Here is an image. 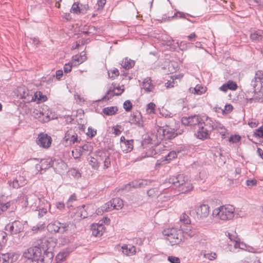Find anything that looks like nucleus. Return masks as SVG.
I'll return each mask as SVG.
<instances>
[{"label":"nucleus","mask_w":263,"mask_h":263,"mask_svg":"<svg viewBox=\"0 0 263 263\" xmlns=\"http://www.w3.org/2000/svg\"><path fill=\"white\" fill-rule=\"evenodd\" d=\"M52 166V159L48 158L41 160L40 163L36 165V168L45 170Z\"/></svg>","instance_id":"bb28decb"},{"label":"nucleus","mask_w":263,"mask_h":263,"mask_svg":"<svg viewBox=\"0 0 263 263\" xmlns=\"http://www.w3.org/2000/svg\"><path fill=\"white\" fill-rule=\"evenodd\" d=\"M118 108L116 106L105 107L103 109V112L107 116H112L116 114Z\"/></svg>","instance_id":"37998d69"},{"label":"nucleus","mask_w":263,"mask_h":263,"mask_svg":"<svg viewBox=\"0 0 263 263\" xmlns=\"http://www.w3.org/2000/svg\"><path fill=\"white\" fill-rule=\"evenodd\" d=\"M198 126L199 129L196 133L197 137L200 139L208 138L211 132L204 126L203 124H202V122L200 123Z\"/></svg>","instance_id":"a211bd4d"},{"label":"nucleus","mask_w":263,"mask_h":263,"mask_svg":"<svg viewBox=\"0 0 263 263\" xmlns=\"http://www.w3.org/2000/svg\"><path fill=\"white\" fill-rule=\"evenodd\" d=\"M206 87L200 85H197L194 88H190V91L194 94L201 95L206 91Z\"/></svg>","instance_id":"f704fd0d"},{"label":"nucleus","mask_w":263,"mask_h":263,"mask_svg":"<svg viewBox=\"0 0 263 263\" xmlns=\"http://www.w3.org/2000/svg\"><path fill=\"white\" fill-rule=\"evenodd\" d=\"M122 249L123 253L127 256L133 255L136 252V249L134 246L124 245L122 247Z\"/></svg>","instance_id":"72a5a7b5"},{"label":"nucleus","mask_w":263,"mask_h":263,"mask_svg":"<svg viewBox=\"0 0 263 263\" xmlns=\"http://www.w3.org/2000/svg\"><path fill=\"white\" fill-rule=\"evenodd\" d=\"M124 91V86H117L116 84H112L110 89L107 91L105 96L102 100H109L113 96H119L121 95Z\"/></svg>","instance_id":"1a4fd4ad"},{"label":"nucleus","mask_w":263,"mask_h":263,"mask_svg":"<svg viewBox=\"0 0 263 263\" xmlns=\"http://www.w3.org/2000/svg\"><path fill=\"white\" fill-rule=\"evenodd\" d=\"M155 148H154V146H152L150 149L146 152V155L147 157H154L155 155L157 154V151L158 150V147L160 146V145H154Z\"/></svg>","instance_id":"603ef678"},{"label":"nucleus","mask_w":263,"mask_h":263,"mask_svg":"<svg viewBox=\"0 0 263 263\" xmlns=\"http://www.w3.org/2000/svg\"><path fill=\"white\" fill-rule=\"evenodd\" d=\"M14 253H6L0 255V263H12L14 261Z\"/></svg>","instance_id":"a878e982"},{"label":"nucleus","mask_w":263,"mask_h":263,"mask_svg":"<svg viewBox=\"0 0 263 263\" xmlns=\"http://www.w3.org/2000/svg\"><path fill=\"white\" fill-rule=\"evenodd\" d=\"M240 140V137L238 135H234L229 138V141L232 143H236Z\"/></svg>","instance_id":"338daca9"},{"label":"nucleus","mask_w":263,"mask_h":263,"mask_svg":"<svg viewBox=\"0 0 263 263\" xmlns=\"http://www.w3.org/2000/svg\"><path fill=\"white\" fill-rule=\"evenodd\" d=\"M234 246L235 248H239L240 249L244 250H246V249H247V247H248L245 243L240 241V239L239 240V241L237 242L234 243Z\"/></svg>","instance_id":"052dcab7"},{"label":"nucleus","mask_w":263,"mask_h":263,"mask_svg":"<svg viewBox=\"0 0 263 263\" xmlns=\"http://www.w3.org/2000/svg\"><path fill=\"white\" fill-rule=\"evenodd\" d=\"M233 106L231 104H226L223 109V114H228L233 110Z\"/></svg>","instance_id":"e2e57ef3"},{"label":"nucleus","mask_w":263,"mask_h":263,"mask_svg":"<svg viewBox=\"0 0 263 263\" xmlns=\"http://www.w3.org/2000/svg\"><path fill=\"white\" fill-rule=\"evenodd\" d=\"M47 106L43 105L42 107L36 108L33 111V115L35 118H40L41 116H44L50 119V111L47 109Z\"/></svg>","instance_id":"dca6fc26"},{"label":"nucleus","mask_w":263,"mask_h":263,"mask_svg":"<svg viewBox=\"0 0 263 263\" xmlns=\"http://www.w3.org/2000/svg\"><path fill=\"white\" fill-rule=\"evenodd\" d=\"M183 231L184 233L191 237L196 236L198 232L197 229L191 227H187Z\"/></svg>","instance_id":"c03bdc74"},{"label":"nucleus","mask_w":263,"mask_h":263,"mask_svg":"<svg viewBox=\"0 0 263 263\" xmlns=\"http://www.w3.org/2000/svg\"><path fill=\"white\" fill-rule=\"evenodd\" d=\"M7 241V234L3 231H0V247H3Z\"/></svg>","instance_id":"3c124183"},{"label":"nucleus","mask_w":263,"mask_h":263,"mask_svg":"<svg viewBox=\"0 0 263 263\" xmlns=\"http://www.w3.org/2000/svg\"><path fill=\"white\" fill-rule=\"evenodd\" d=\"M142 88L146 92H149L153 91L155 87L154 85L152 84L151 79L149 78H146L143 81Z\"/></svg>","instance_id":"c756f323"},{"label":"nucleus","mask_w":263,"mask_h":263,"mask_svg":"<svg viewBox=\"0 0 263 263\" xmlns=\"http://www.w3.org/2000/svg\"><path fill=\"white\" fill-rule=\"evenodd\" d=\"M41 254V249L37 246H34L25 250L23 253V256L32 263H39Z\"/></svg>","instance_id":"39448f33"},{"label":"nucleus","mask_w":263,"mask_h":263,"mask_svg":"<svg viewBox=\"0 0 263 263\" xmlns=\"http://www.w3.org/2000/svg\"><path fill=\"white\" fill-rule=\"evenodd\" d=\"M114 210L112 202L110 201L107 202L103 205L100 208H99L97 211V214L101 215L105 212H109Z\"/></svg>","instance_id":"7c9ffc66"},{"label":"nucleus","mask_w":263,"mask_h":263,"mask_svg":"<svg viewBox=\"0 0 263 263\" xmlns=\"http://www.w3.org/2000/svg\"><path fill=\"white\" fill-rule=\"evenodd\" d=\"M202 124L210 132L214 130V127L216 121L210 118L204 117L202 118Z\"/></svg>","instance_id":"b1692460"},{"label":"nucleus","mask_w":263,"mask_h":263,"mask_svg":"<svg viewBox=\"0 0 263 263\" xmlns=\"http://www.w3.org/2000/svg\"><path fill=\"white\" fill-rule=\"evenodd\" d=\"M21 99H25L27 101V99H31V95L29 94L28 90L25 87H20L18 89Z\"/></svg>","instance_id":"58836bf2"},{"label":"nucleus","mask_w":263,"mask_h":263,"mask_svg":"<svg viewBox=\"0 0 263 263\" xmlns=\"http://www.w3.org/2000/svg\"><path fill=\"white\" fill-rule=\"evenodd\" d=\"M52 142L51 138L47 134L42 133L39 135L36 139L37 145L43 148H48L50 147Z\"/></svg>","instance_id":"9b49d317"},{"label":"nucleus","mask_w":263,"mask_h":263,"mask_svg":"<svg viewBox=\"0 0 263 263\" xmlns=\"http://www.w3.org/2000/svg\"><path fill=\"white\" fill-rule=\"evenodd\" d=\"M255 135L258 137H263V126L259 127L256 130Z\"/></svg>","instance_id":"774afa93"},{"label":"nucleus","mask_w":263,"mask_h":263,"mask_svg":"<svg viewBox=\"0 0 263 263\" xmlns=\"http://www.w3.org/2000/svg\"><path fill=\"white\" fill-rule=\"evenodd\" d=\"M70 12L71 13L79 14L81 13L80 6L78 3H74L70 9Z\"/></svg>","instance_id":"864d4df0"},{"label":"nucleus","mask_w":263,"mask_h":263,"mask_svg":"<svg viewBox=\"0 0 263 263\" xmlns=\"http://www.w3.org/2000/svg\"><path fill=\"white\" fill-rule=\"evenodd\" d=\"M99 152L96 155V158L91 157L89 160V164L94 169H98L99 164L101 163L100 159H99Z\"/></svg>","instance_id":"ea45409f"},{"label":"nucleus","mask_w":263,"mask_h":263,"mask_svg":"<svg viewBox=\"0 0 263 263\" xmlns=\"http://www.w3.org/2000/svg\"><path fill=\"white\" fill-rule=\"evenodd\" d=\"M135 61L128 59V58H125L122 62V66L126 69H129L132 68L135 65Z\"/></svg>","instance_id":"79ce46f5"},{"label":"nucleus","mask_w":263,"mask_h":263,"mask_svg":"<svg viewBox=\"0 0 263 263\" xmlns=\"http://www.w3.org/2000/svg\"><path fill=\"white\" fill-rule=\"evenodd\" d=\"M112 204L113 206L114 210L116 209L117 210L121 209L123 206V201L120 198H115L111 200Z\"/></svg>","instance_id":"c9c22d12"},{"label":"nucleus","mask_w":263,"mask_h":263,"mask_svg":"<svg viewBox=\"0 0 263 263\" xmlns=\"http://www.w3.org/2000/svg\"><path fill=\"white\" fill-rule=\"evenodd\" d=\"M263 37V31L258 30L252 33L250 35V37L252 41L258 42L260 41Z\"/></svg>","instance_id":"4c0bfd02"},{"label":"nucleus","mask_w":263,"mask_h":263,"mask_svg":"<svg viewBox=\"0 0 263 263\" xmlns=\"http://www.w3.org/2000/svg\"><path fill=\"white\" fill-rule=\"evenodd\" d=\"M83 154L90 153L92 152L93 147L89 143H86L82 146H80Z\"/></svg>","instance_id":"49530a36"},{"label":"nucleus","mask_w":263,"mask_h":263,"mask_svg":"<svg viewBox=\"0 0 263 263\" xmlns=\"http://www.w3.org/2000/svg\"><path fill=\"white\" fill-rule=\"evenodd\" d=\"M235 209L231 205L221 206L215 209L212 212V216L222 220H228L233 218Z\"/></svg>","instance_id":"f03ea898"},{"label":"nucleus","mask_w":263,"mask_h":263,"mask_svg":"<svg viewBox=\"0 0 263 263\" xmlns=\"http://www.w3.org/2000/svg\"><path fill=\"white\" fill-rule=\"evenodd\" d=\"M31 99H27V102L30 101H41V102H44L46 101L47 97L46 96L43 95L42 92L41 91H36L34 93L33 95H31L30 96Z\"/></svg>","instance_id":"c85d7f7f"},{"label":"nucleus","mask_w":263,"mask_h":263,"mask_svg":"<svg viewBox=\"0 0 263 263\" xmlns=\"http://www.w3.org/2000/svg\"><path fill=\"white\" fill-rule=\"evenodd\" d=\"M108 76L110 78L114 79L116 77L119 76V72L117 68H114L108 72Z\"/></svg>","instance_id":"4d7b16f0"},{"label":"nucleus","mask_w":263,"mask_h":263,"mask_svg":"<svg viewBox=\"0 0 263 263\" xmlns=\"http://www.w3.org/2000/svg\"><path fill=\"white\" fill-rule=\"evenodd\" d=\"M42 200L37 197L35 194H30L25 197V201L24 206L26 207L29 205L31 207H36L37 203H41Z\"/></svg>","instance_id":"2eb2a0df"},{"label":"nucleus","mask_w":263,"mask_h":263,"mask_svg":"<svg viewBox=\"0 0 263 263\" xmlns=\"http://www.w3.org/2000/svg\"><path fill=\"white\" fill-rule=\"evenodd\" d=\"M120 146L123 152H130L133 149V140H128L127 141L123 142L121 143Z\"/></svg>","instance_id":"2f4dec72"},{"label":"nucleus","mask_w":263,"mask_h":263,"mask_svg":"<svg viewBox=\"0 0 263 263\" xmlns=\"http://www.w3.org/2000/svg\"><path fill=\"white\" fill-rule=\"evenodd\" d=\"M123 130L122 127L120 125H116L112 127V132L115 135H120Z\"/></svg>","instance_id":"13d9d810"},{"label":"nucleus","mask_w":263,"mask_h":263,"mask_svg":"<svg viewBox=\"0 0 263 263\" xmlns=\"http://www.w3.org/2000/svg\"><path fill=\"white\" fill-rule=\"evenodd\" d=\"M203 257L204 258L208 259L210 260H213L217 258V254L214 252L204 253Z\"/></svg>","instance_id":"6e6d98bb"},{"label":"nucleus","mask_w":263,"mask_h":263,"mask_svg":"<svg viewBox=\"0 0 263 263\" xmlns=\"http://www.w3.org/2000/svg\"><path fill=\"white\" fill-rule=\"evenodd\" d=\"M147 195L149 197H155L161 194V191L157 187L152 188L147 192Z\"/></svg>","instance_id":"de8ad7c7"},{"label":"nucleus","mask_w":263,"mask_h":263,"mask_svg":"<svg viewBox=\"0 0 263 263\" xmlns=\"http://www.w3.org/2000/svg\"><path fill=\"white\" fill-rule=\"evenodd\" d=\"M237 87V85L235 82L232 80H229L227 83H224L219 87V90L224 92H226L229 89L232 91L236 90Z\"/></svg>","instance_id":"412c9836"},{"label":"nucleus","mask_w":263,"mask_h":263,"mask_svg":"<svg viewBox=\"0 0 263 263\" xmlns=\"http://www.w3.org/2000/svg\"><path fill=\"white\" fill-rule=\"evenodd\" d=\"M10 202L4 203L0 201V215L6 211L10 207Z\"/></svg>","instance_id":"5fc2aeb1"},{"label":"nucleus","mask_w":263,"mask_h":263,"mask_svg":"<svg viewBox=\"0 0 263 263\" xmlns=\"http://www.w3.org/2000/svg\"><path fill=\"white\" fill-rule=\"evenodd\" d=\"M100 162L104 164V167L107 168L110 165V159L108 153L105 152H99Z\"/></svg>","instance_id":"5701e85b"},{"label":"nucleus","mask_w":263,"mask_h":263,"mask_svg":"<svg viewBox=\"0 0 263 263\" xmlns=\"http://www.w3.org/2000/svg\"><path fill=\"white\" fill-rule=\"evenodd\" d=\"M142 118L140 112H134L132 114L129 119V122L130 124L140 125L141 124Z\"/></svg>","instance_id":"393cba45"},{"label":"nucleus","mask_w":263,"mask_h":263,"mask_svg":"<svg viewBox=\"0 0 263 263\" xmlns=\"http://www.w3.org/2000/svg\"><path fill=\"white\" fill-rule=\"evenodd\" d=\"M5 230L11 234H17L23 231L24 224L20 221L15 220L11 223L7 224L5 227Z\"/></svg>","instance_id":"0eeeda50"},{"label":"nucleus","mask_w":263,"mask_h":263,"mask_svg":"<svg viewBox=\"0 0 263 263\" xmlns=\"http://www.w3.org/2000/svg\"><path fill=\"white\" fill-rule=\"evenodd\" d=\"M196 213L197 218L201 220L204 219L209 215V206L207 204H201L196 208Z\"/></svg>","instance_id":"ddd939ff"},{"label":"nucleus","mask_w":263,"mask_h":263,"mask_svg":"<svg viewBox=\"0 0 263 263\" xmlns=\"http://www.w3.org/2000/svg\"><path fill=\"white\" fill-rule=\"evenodd\" d=\"M163 139L162 136L159 132L158 126L153 129V132L147 135L143 140L142 144L145 147V145L151 144L154 145H158V143Z\"/></svg>","instance_id":"423d86ee"},{"label":"nucleus","mask_w":263,"mask_h":263,"mask_svg":"<svg viewBox=\"0 0 263 263\" xmlns=\"http://www.w3.org/2000/svg\"><path fill=\"white\" fill-rule=\"evenodd\" d=\"M54 255L51 250L48 249L44 251L43 255L41 254V257L40 260L44 263H51Z\"/></svg>","instance_id":"4be33fe9"},{"label":"nucleus","mask_w":263,"mask_h":263,"mask_svg":"<svg viewBox=\"0 0 263 263\" xmlns=\"http://www.w3.org/2000/svg\"><path fill=\"white\" fill-rule=\"evenodd\" d=\"M78 135L72 129L68 130L65 134L63 143L65 146H70L78 142Z\"/></svg>","instance_id":"9d476101"},{"label":"nucleus","mask_w":263,"mask_h":263,"mask_svg":"<svg viewBox=\"0 0 263 263\" xmlns=\"http://www.w3.org/2000/svg\"><path fill=\"white\" fill-rule=\"evenodd\" d=\"M159 132L162 136V138L172 139L175 138L177 134L175 133L174 129L168 126L165 127L158 126Z\"/></svg>","instance_id":"4468645a"},{"label":"nucleus","mask_w":263,"mask_h":263,"mask_svg":"<svg viewBox=\"0 0 263 263\" xmlns=\"http://www.w3.org/2000/svg\"><path fill=\"white\" fill-rule=\"evenodd\" d=\"M148 183V181L146 180H135L127 184L126 186V188H129L132 186L134 188L142 187L146 185Z\"/></svg>","instance_id":"473e14b6"},{"label":"nucleus","mask_w":263,"mask_h":263,"mask_svg":"<svg viewBox=\"0 0 263 263\" xmlns=\"http://www.w3.org/2000/svg\"><path fill=\"white\" fill-rule=\"evenodd\" d=\"M160 114L163 116V117H164L165 118H168V117H173V115L172 114L167 111V110L164 109V108H162L161 110H160Z\"/></svg>","instance_id":"0e129e2a"},{"label":"nucleus","mask_w":263,"mask_h":263,"mask_svg":"<svg viewBox=\"0 0 263 263\" xmlns=\"http://www.w3.org/2000/svg\"><path fill=\"white\" fill-rule=\"evenodd\" d=\"M186 15H189V14L180 11H176V12L175 13L174 15H172L171 16H168L167 18H166V17L164 16L162 17V19H163L164 21H170L173 18H174L175 16L179 17L180 18H185Z\"/></svg>","instance_id":"a18cd8bd"},{"label":"nucleus","mask_w":263,"mask_h":263,"mask_svg":"<svg viewBox=\"0 0 263 263\" xmlns=\"http://www.w3.org/2000/svg\"><path fill=\"white\" fill-rule=\"evenodd\" d=\"M156 105L153 102H151L146 105V111L148 114L155 113Z\"/></svg>","instance_id":"8fccbe9b"},{"label":"nucleus","mask_w":263,"mask_h":263,"mask_svg":"<svg viewBox=\"0 0 263 263\" xmlns=\"http://www.w3.org/2000/svg\"><path fill=\"white\" fill-rule=\"evenodd\" d=\"M68 255L67 251H61L59 252L55 257L56 263H62L66 260Z\"/></svg>","instance_id":"a19ab883"},{"label":"nucleus","mask_w":263,"mask_h":263,"mask_svg":"<svg viewBox=\"0 0 263 263\" xmlns=\"http://www.w3.org/2000/svg\"><path fill=\"white\" fill-rule=\"evenodd\" d=\"M72 155L75 159L79 158L82 155H83L80 146L76 147L72 151Z\"/></svg>","instance_id":"09e8293b"},{"label":"nucleus","mask_w":263,"mask_h":263,"mask_svg":"<svg viewBox=\"0 0 263 263\" xmlns=\"http://www.w3.org/2000/svg\"><path fill=\"white\" fill-rule=\"evenodd\" d=\"M123 107L126 111H129L132 109L133 105L129 100H126L123 104Z\"/></svg>","instance_id":"680f3d73"},{"label":"nucleus","mask_w":263,"mask_h":263,"mask_svg":"<svg viewBox=\"0 0 263 263\" xmlns=\"http://www.w3.org/2000/svg\"><path fill=\"white\" fill-rule=\"evenodd\" d=\"M41 202L44 204V206H42V204H40V205L35 207L36 209L35 210L39 212L38 215L40 217L46 214L47 212V208H50V204L46 200H43Z\"/></svg>","instance_id":"aec40b11"},{"label":"nucleus","mask_w":263,"mask_h":263,"mask_svg":"<svg viewBox=\"0 0 263 263\" xmlns=\"http://www.w3.org/2000/svg\"><path fill=\"white\" fill-rule=\"evenodd\" d=\"M252 86L255 92L260 91L263 87V71L258 70L255 73V77L252 81Z\"/></svg>","instance_id":"6e6552de"},{"label":"nucleus","mask_w":263,"mask_h":263,"mask_svg":"<svg viewBox=\"0 0 263 263\" xmlns=\"http://www.w3.org/2000/svg\"><path fill=\"white\" fill-rule=\"evenodd\" d=\"M91 230L92 235L96 237H100L103 234L105 231V227L102 222L101 223H93L91 226Z\"/></svg>","instance_id":"f3484780"},{"label":"nucleus","mask_w":263,"mask_h":263,"mask_svg":"<svg viewBox=\"0 0 263 263\" xmlns=\"http://www.w3.org/2000/svg\"><path fill=\"white\" fill-rule=\"evenodd\" d=\"M106 3V0H97L96 8L97 10H102Z\"/></svg>","instance_id":"bf43d9fd"},{"label":"nucleus","mask_w":263,"mask_h":263,"mask_svg":"<svg viewBox=\"0 0 263 263\" xmlns=\"http://www.w3.org/2000/svg\"><path fill=\"white\" fill-rule=\"evenodd\" d=\"M167 260L171 263H180V259L177 257L173 256H168L167 258Z\"/></svg>","instance_id":"69168bd1"},{"label":"nucleus","mask_w":263,"mask_h":263,"mask_svg":"<svg viewBox=\"0 0 263 263\" xmlns=\"http://www.w3.org/2000/svg\"><path fill=\"white\" fill-rule=\"evenodd\" d=\"M47 227L49 230L60 234H67L74 229V226L72 222L62 223L58 220L50 222Z\"/></svg>","instance_id":"20e7f679"},{"label":"nucleus","mask_w":263,"mask_h":263,"mask_svg":"<svg viewBox=\"0 0 263 263\" xmlns=\"http://www.w3.org/2000/svg\"><path fill=\"white\" fill-rule=\"evenodd\" d=\"M66 164L62 160L58 159L57 160L52 159V166L55 171L58 173H61L62 171L66 170Z\"/></svg>","instance_id":"6ab92c4d"},{"label":"nucleus","mask_w":263,"mask_h":263,"mask_svg":"<svg viewBox=\"0 0 263 263\" xmlns=\"http://www.w3.org/2000/svg\"><path fill=\"white\" fill-rule=\"evenodd\" d=\"M214 129L217 130L221 135L222 138L224 139L226 137L227 130L221 123L216 122L215 123Z\"/></svg>","instance_id":"e433bc0d"},{"label":"nucleus","mask_w":263,"mask_h":263,"mask_svg":"<svg viewBox=\"0 0 263 263\" xmlns=\"http://www.w3.org/2000/svg\"><path fill=\"white\" fill-rule=\"evenodd\" d=\"M168 181L170 184L177 187L181 193L190 192L193 188L192 183L187 177L182 174L170 177Z\"/></svg>","instance_id":"f257e3e1"},{"label":"nucleus","mask_w":263,"mask_h":263,"mask_svg":"<svg viewBox=\"0 0 263 263\" xmlns=\"http://www.w3.org/2000/svg\"><path fill=\"white\" fill-rule=\"evenodd\" d=\"M162 233L172 246L179 245L183 241L182 232L177 228H169L165 229L163 231Z\"/></svg>","instance_id":"7ed1b4c3"},{"label":"nucleus","mask_w":263,"mask_h":263,"mask_svg":"<svg viewBox=\"0 0 263 263\" xmlns=\"http://www.w3.org/2000/svg\"><path fill=\"white\" fill-rule=\"evenodd\" d=\"M202 118L197 115H194L190 117H184L182 118V123L183 124L187 126L199 125L202 122Z\"/></svg>","instance_id":"f8f14e48"},{"label":"nucleus","mask_w":263,"mask_h":263,"mask_svg":"<svg viewBox=\"0 0 263 263\" xmlns=\"http://www.w3.org/2000/svg\"><path fill=\"white\" fill-rule=\"evenodd\" d=\"M87 58L85 53L83 51L80 55L77 54L72 57V62L74 66L79 65L84 62Z\"/></svg>","instance_id":"cd10ccee"}]
</instances>
